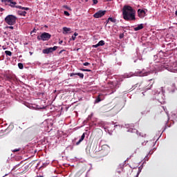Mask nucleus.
<instances>
[{
  "label": "nucleus",
  "instance_id": "nucleus-44",
  "mask_svg": "<svg viewBox=\"0 0 177 177\" xmlns=\"http://www.w3.org/2000/svg\"><path fill=\"white\" fill-rule=\"evenodd\" d=\"M62 52H63V50H61V51L59 52V53H62Z\"/></svg>",
  "mask_w": 177,
  "mask_h": 177
},
{
  "label": "nucleus",
  "instance_id": "nucleus-42",
  "mask_svg": "<svg viewBox=\"0 0 177 177\" xmlns=\"http://www.w3.org/2000/svg\"><path fill=\"white\" fill-rule=\"evenodd\" d=\"M37 177H44V176H38Z\"/></svg>",
  "mask_w": 177,
  "mask_h": 177
},
{
  "label": "nucleus",
  "instance_id": "nucleus-2",
  "mask_svg": "<svg viewBox=\"0 0 177 177\" xmlns=\"http://www.w3.org/2000/svg\"><path fill=\"white\" fill-rule=\"evenodd\" d=\"M154 84V79H151L148 82H142L139 85L140 89H142V91L145 90H149L151 89V86H153Z\"/></svg>",
  "mask_w": 177,
  "mask_h": 177
},
{
  "label": "nucleus",
  "instance_id": "nucleus-20",
  "mask_svg": "<svg viewBox=\"0 0 177 177\" xmlns=\"http://www.w3.org/2000/svg\"><path fill=\"white\" fill-rule=\"evenodd\" d=\"M18 67L20 68V70H23V68H24V66L21 63L18 64Z\"/></svg>",
  "mask_w": 177,
  "mask_h": 177
},
{
  "label": "nucleus",
  "instance_id": "nucleus-11",
  "mask_svg": "<svg viewBox=\"0 0 177 177\" xmlns=\"http://www.w3.org/2000/svg\"><path fill=\"white\" fill-rule=\"evenodd\" d=\"M74 75H78V77H80V78H82V80L84 79V73H71L70 77H74Z\"/></svg>",
  "mask_w": 177,
  "mask_h": 177
},
{
  "label": "nucleus",
  "instance_id": "nucleus-28",
  "mask_svg": "<svg viewBox=\"0 0 177 177\" xmlns=\"http://www.w3.org/2000/svg\"><path fill=\"white\" fill-rule=\"evenodd\" d=\"M1 2H4L5 3H9V0H1Z\"/></svg>",
  "mask_w": 177,
  "mask_h": 177
},
{
  "label": "nucleus",
  "instance_id": "nucleus-6",
  "mask_svg": "<svg viewBox=\"0 0 177 177\" xmlns=\"http://www.w3.org/2000/svg\"><path fill=\"white\" fill-rule=\"evenodd\" d=\"M57 49V46H55L54 47L47 48L42 50L44 55H49V53H52V52H55Z\"/></svg>",
  "mask_w": 177,
  "mask_h": 177
},
{
  "label": "nucleus",
  "instance_id": "nucleus-37",
  "mask_svg": "<svg viewBox=\"0 0 177 177\" xmlns=\"http://www.w3.org/2000/svg\"><path fill=\"white\" fill-rule=\"evenodd\" d=\"M59 45H62V44H63V41H61L59 42Z\"/></svg>",
  "mask_w": 177,
  "mask_h": 177
},
{
  "label": "nucleus",
  "instance_id": "nucleus-25",
  "mask_svg": "<svg viewBox=\"0 0 177 177\" xmlns=\"http://www.w3.org/2000/svg\"><path fill=\"white\" fill-rule=\"evenodd\" d=\"M119 38L120 39H122V38H124V33H121L120 35H119Z\"/></svg>",
  "mask_w": 177,
  "mask_h": 177
},
{
  "label": "nucleus",
  "instance_id": "nucleus-17",
  "mask_svg": "<svg viewBox=\"0 0 177 177\" xmlns=\"http://www.w3.org/2000/svg\"><path fill=\"white\" fill-rule=\"evenodd\" d=\"M109 21H111L112 23H115L117 20L113 17H109L107 20V23H109Z\"/></svg>",
  "mask_w": 177,
  "mask_h": 177
},
{
  "label": "nucleus",
  "instance_id": "nucleus-21",
  "mask_svg": "<svg viewBox=\"0 0 177 177\" xmlns=\"http://www.w3.org/2000/svg\"><path fill=\"white\" fill-rule=\"evenodd\" d=\"M5 53L7 56H12V53L10 50H6Z\"/></svg>",
  "mask_w": 177,
  "mask_h": 177
},
{
  "label": "nucleus",
  "instance_id": "nucleus-9",
  "mask_svg": "<svg viewBox=\"0 0 177 177\" xmlns=\"http://www.w3.org/2000/svg\"><path fill=\"white\" fill-rule=\"evenodd\" d=\"M137 74H138V75H139V77H146V76L149 75V74H150V73L146 72L145 71H138Z\"/></svg>",
  "mask_w": 177,
  "mask_h": 177
},
{
  "label": "nucleus",
  "instance_id": "nucleus-45",
  "mask_svg": "<svg viewBox=\"0 0 177 177\" xmlns=\"http://www.w3.org/2000/svg\"><path fill=\"white\" fill-rule=\"evenodd\" d=\"M110 110H111V108H110V109H109V111H110Z\"/></svg>",
  "mask_w": 177,
  "mask_h": 177
},
{
  "label": "nucleus",
  "instance_id": "nucleus-27",
  "mask_svg": "<svg viewBox=\"0 0 177 177\" xmlns=\"http://www.w3.org/2000/svg\"><path fill=\"white\" fill-rule=\"evenodd\" d=\"M19 165H20V164H18V165H17L16 166H15V167L12 168V171H15V169H16V168H17V167H19Z\"/></svg>",
  "mask_w": 177,
  "mask_h": 177
},
{
  "label": "nucleus",
  "instance_id": "nucleus-5",
  "mask_svg": "<svg viewBox=\"0 0 177 177\" xmlns=\"http://www.w3.org/2000/svg\"><path fill=\"white\" fill-rule=\"evenodd\" d=\"M50 37H52L50 34L44 32L40 36H37V39L38 41H49V39H50Z\"/></svg>",
  "mask_w": 177,
  "mask_h": 177
},
{
  "label": "nucleus",
  "instance_id": "nucleus-33",
  "mask_svg": "<svg viewBox=\"0 0 177 177\" xmlns=\"http://www.w3.org/2000/svg\"><path fill=\"white\" fill-rule=\"evenodd\" d=\"M32 32H37V29H35V28L31 31L30 34H32Z\"/></svg>",
  "mask_w": 177,
  "mask_h": 177
},
{
  "label": "nucleus",
  "instance_id": "nucleus-16",
  "mask_svg": "<svg viewBox=\"0 0 177 177\" xmlns=\"http://www.w3.org/2000/svg\"><path fill=\"white\" fill-rule=\"evenodd\" d=\"M18 15H19V16H26V15H27V12L19 10Z\"/></svg>",
  "mask_w": 177,
  "mask_h": 177
},
{
  "label": "nucleus",
  "instance_id": "nucleus-40",
  "mask_svg": "<svg viewBox=\"0 0 177 177\" xmlns=\"http://www.w3.org/2000/svg\"><path fill=\"white\" fill-rule=\"evenodd\" d=\"M107 1H108V2H110V1H111V0H107Z\"/></svg>",
  "mask_w": 177,
  "mask_h": 177
},
{
  "label": "nucleus",
  "instance_id": "nucleus-13",
  "mask_svg": "<svg viewBox=\"0 0 177 177\" xmlns=\"http://www.w3.org/2000/svg\"><path fill=\"white\" fill-rule=\"evenodd\" d=\"M144 28L143 24H140L137 27L134 28V31H139V30H142Z\"/></svg>",
  "mask_w": 177,
  "mask_h": 177
},
{
  "label": "nucleus",
  "instance_id": "nucleus-32",
  "mask_svg": "<svg viewBox=\"0 0 177 177\" xmlns=\"http://www.w3.org/2000/svg\"><path fill=\"white\" fill-rule=\"evenodd\" d=\"M93 1V4L94 5H97V0H92Z\"/></svg>",
  "mask_w": 177,
  "mask_h": 177
},
{
  "label": "nucleus",
  "instance_id": "nucleus-46",
  "mask_svg": "<svg viewBox=\"0 0 177 177\" xmlns=\"http://www.w3.org/2000/svg\"><path fill=\"white\" fill-rule=\"evenodd\" d=\"M88 0H85L86 2H88Z\"/></svg>",
  "mask_w": 177,
  "mask_h": 177
},
{
  "label": "nucleus",
  "instance_id": "nucleus-31",
  "mask_svg": "<svg viewBox=\"0 0 177 177\" xmlns=\"http://www.w3.org/2000/svg\"><path fill=\"white\" fill-rule=\"evenodd\" d=\"M99 44L97 43V44H95V45H93V48H99Z\"/></svg>",
  "mask_w": 177,
  "mask_h": 177
},
{
  "label": "nucleus",
  "instance_id": "nucleus-34",
  "mask_svg": "<svg viewBox=\"0 0 177 177\" xmlns=\"http://www.w3.org/2000/svg\"><path fill=\"white\" fill-rule=\"evenodd\" d=\"M75 38H76V37L74 36V35H72V40H73V41H75Z\"/></svg>",
  "mask_w": 177,
  "mask_h": 177
},
{
  "label": "nucleus",
  "instance_id": "nucleus-14",
  "mask_svg": "<svg viewBox=\"0 0 177 177\" xmlns=\"http://www.w3.org/2000/svg\"><path fill=\"white\" fill-rule=\"evenodd\" d=\"M129 132H131L132 133H137V135L139 134V131L138 130H136V129H132V128H130L129 129ZM139 136H140V134H139Z\"/></svg>",
  "mask_w": 177,
  "mask_h": 177
},
{
  "label": "nucleus",
  "instance_id": "nucleus-7",
  "mask_svg": "<svg viewBox=\"0 0 177 177\" xmlns=\"http://www.w3.org/2000/svg\"><path fill=\"white\" fill-rule=\"evenodd\" d=\"M106 15V10H99L93 15V17L95 19H100V17H103Z\"/></svg>",
  "mask_w": 177,
  "mask_h": 177
},
{
  "label": "nucleus",
  "instance_id": "nucleus-43",
  "mask_svg": "<svg viewBox=\"0 0 177 177\" xmlns=\"http://www.w3.org/2000/svg\"><path fill=\"white\" fill-rule=\"evenodd\" d=\"M30 55H32V52H30Z\"/></svg>",
  "mask_w": 177,
  "mask_h": 177
},
{
  "label": "nucleus",
  "instance_id": "nucleus-35",
  "mask_svg": "<svg viewBox=\"0 0 177 177\" xmlns=\"http://www.w3.org/2000/svg\"><path fill=\"white\" fill-rule=\"evenodd\" d=\"M109 109V106H104V110H106V109Z\"/></svg>",
  "mask_w": 177,
  "mask_h": 177
},
{
  "label": "nucleus",
  "instance_id": "nucleus-12",
  "mask_svg": "<svg viewBox=\"0 0 177 177\" xmlns=\"http://www.w3.org/2000/svg\"><path fill=\"white\" fill-rule=\"evenodd\" d=\"M84 139H85V133H84L82 135V136H81L80 139L79 140V141H77L76 142V146H78L81 143V142H82V140H84Z\"/></svg>",
  "mask_w": 177,
  "mask_h": 177
},
{
  "label": "nucleus",
  "instance_id": "nucleus-24",
  "mask_svg": "<svg viewBox=\"0 0 177 177\" xmlns=\"http://www.w3.org/2000/svg\"><path fill=\"white\" fill-rule=\"evenodd\" d=\"M64 15H65V16H70V13L68 11H64Z\"/></svg>",
  "mask_w": 177,
  "mask_h": 177
},
{
  "label": "nucleus",
  "instance_id": "nucleus-39",
  "mask_svg": "<svg viewBox=\"0 0 177 177\" xmlns=\"http://www.w3.org/2000/svg\"><path fill=\"white\" fill-rule=\"evenodd\" d=\"M147 112H148V113H150V109H149V110L147 111Z\"/></svg>",
  "mask_w": 177,
  "mask_h": 177
},
{
  "label": "nucleus",
  "instance_id": "nucleus-22",
  "mask_svg": "<svg viewBox=\"0 0 177 177\" xmlns=\"http://www.w3.org/2000/svg\"><path fill=\"white\" fill-rule=\"evenodd\" d=\"M80 71H87L88 73H91V71H92L90 69H84V68H81Z\"/></svg>",
  "mask_w": 177,
  "mask_h": 177
},
{
  "label": "nucleus",
  "instance_id": "nucleus-8",
  "mask_svg": "<svg viewBox=\"0 0 177 177\" xmlns=\"http://www.w3.org/2000/svg\"><path fill=\"white\" fill-rule=\"evenodd\" d=\"M138 17H140V19H143V17L146 16V12L145 11V10L138 9Z\"/></svg>",
  "mask_w": 177,
  "mask_h": 177
},
{
  "label": "nucleus",
  "instance_id": "nucleus-15",
  "mask_svg": "<svg viewBox=\"0 0 177 177\" xmlns=\"http://www.w3.org/2000/svg\"><path fill=\"white\" fill-rule=\"evenodd\" d=\"M63 34H68L69 31H71V28H67V27H64L63 28Z\"/></svg>",
  "mask_w": 177,
  "mask_h": 177
},
{
  "label": "nucleus",
  "instance_id": "nucleus-18",
  "mask_svg": "<svg viewBox=\"0 0 177 177\" xmlns=\"http://www.w3.org/2000/svg\"><path fill=\"white\" fill-rule=\"evenodd\" d=\"M100 102H102V99L100 98V95L97 96V97L95 99V102L99 103Z\"/></svg>",
  "mask_w": 177,
  "mask_h": 177
},
{
  "label": "nucleus",
  "instance_id": "nucleus-19",
  "mask_svg": "<svg viewBox=\"0 0 177 177\" xmlns=\"http://www.w3.org/2000/svg\"><path fill=\"white\" fill-rule=\"evenodd\" d=\"M104 40H101L98 42V45L99 46H103L104 45Z\"/></svg>",
  "mask_w": 177,
  "mask_h": 177
},
{
  "label": "nucleus",
  "instance_id": "nucleus-3",
  "mask_svg": "<svg viewBox=\"0 0 177 177\" xmlns=\"http://www.w3.org/2000/svg\"><path fill=\"white\" fill-rule=\"evenodd\" d=\"M16 20H17V17L15 15H8L5 19L4 21L8 24V26H15L16 24Z\"/></svg>",
  "mask_w": 177,
  "mask_h": 177
},
{
  "label": "nucleus",
  "instance_id": "nucleus-4",
  "mask_svg": "<svg viewBox=\"0 0 177 177\" xmlns=\"http://www.w3.org/2000/svg\"><path fill=\"white\" fill-rule=\"evenodd\" d=\"M10 6L11 8H16L17 9H21L22 10H30L29 8L22 7L21 6H16L17 3L16 1H13V0H9Z\"/></svg>",
  "mask_w": 177,
  "mask_h": 177
},
{
  "label": "nucleus",
  "instance_id": "nucleus-36",
  "mask_svg": "<svg viewBox=\"0 0 177 177\" xmlns=\"http://www.w3.org/2000/svg\"><path fill=\"white\" fill-rule=\"evenodd\" d=\"M73 35L75 36V37H77V36H78V33L75 32Z\"/></svg>",
  "mask_w": 177,
  "mask_h": 177
},
{
  "label": "nucleus",
  "instance_id": "nucleus-23",
  "mask_svg": "<svg viewBox=\"0 0 177 177\" xmlns=\"http://www.w3.org/2000/svg\"><path fill=\"white\" fill-rule=\"evenodd\" d=\"M12 151L13 153H16V152H17V151H20V148L12 149Z\"/></svg>",
  "mask_w": 177,
  "mask_h": 177
},
{
  "label": "nucleus",
  "instance_id": "nucleus-29",
  "mask_svg": "<svg viewBox=\"0 0 177 177\" xmlns=\"http://www.w3.org/2000/svg\"><path fill=\"white\" fill-rule=\"evenodd\" d=\"M91 64L89 62H84L83 66H89Z\"/></svg>",
  "mask_w": 177,
  "mask_h": 177
},
{
  "label": "nucleus",
  "instance_id": "nucleus-10",
  "mask_svg": "<svg viewBox=\"0 0 177 177\" xmlns=\"http://www.w3.org/2000/svg\"><path fill=\"white\" fill-rule=\"evenodd\" d=\"M99 154L101 156V157H106V156L109 154V152L107 151L102 149L101 151H99Z\"/></svg>",
  "mask_w": 177,
  "mask_h": 177
},
{
  "label": "nucleus",
  "instance_id": "nucleus-26",
  "mask_svg": "<svg viewBox=\"0 0 177 177\" xmlns=\"http://www.w3.org/2000/svg\"><path fill=\"white\" fill-rule=\"evenodd\" d=\"M64 8L65 9H67V10H71V9H70V7H68V6H64Z\"/></svg>",
  "mask_w": 177,
  "mask_h": 177
},
{
  "label": "nucleus",
  "instance_id": "nucleus-41",
  "mask_svg": "<svg viewBox=\"0 0 177 177\" xmlns=\"http://www.w3.org/2000/svg\"><path fill=\"white\" fill-rule=\"evenodd\" d=\"M3 49H4V50H5V49H6V48H5V47H3Z\"/></svg>",
  "mask_w": 177,
  "mask_h": 177
},
{
  "label": "nucleus",
  "instance_id": "nucleus-30",
  "mask_svg": "<svg viewBox=\"0 0 177 177\" xmlns=\"http://www.w3.org/2000/svg\"><path fill=\"white\" fill-rule=\"evenodd\" d=\"M6 28H10V30H13V26H12V25H10V26H7L6 27Z\"/></svg>",
  "mask_w": 177,
  "mask_h": 177
},
{
  "label": "nucleus",
  "instance_id": "nucleus-38",
  "mask_svg": "<svg viewBox=\"0 0 177 177\" xmlns=\"http://www.w3.org/2000/svg\"><path fill=\"white\" fill-rule=\"evenodd\" d=\"M176 16H177V10H176Z\"/></svg>",
  "mask_w": 177,
  "mask_h": 177
},
{
  "label": "nucleus",
  "instance_id": "nucleus-1",
  "mask_svg": "<svg viewBox=\"0 0 177 177\" xmlns=\"http://www.w3.org/2000/svg\"><path fill=\"white\" fill-rule=\"evenodd\" d=\"M136 11L131 6H124L122 8V16L126 21H133L136 20Z\"/></svg>",
  "mask_w": 177,
  "mask_h": 177
}]
</instances>
